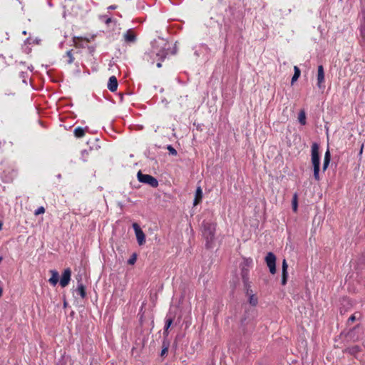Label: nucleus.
<instances>
[{
    "label": "nucleus",
    "mask_w": 365,
    "mask_h": 365,
    "mask_svg": "<svg viewBox=\"0 0 365 365\" xmlns=\"http://www.w3.org/2000/svg\"><path fill=\"white\" fill-rule=\"evenodd\" d=\"M216 225L212 222H204L203 224V237L205 240V246L207 248H212L215 242V232Z\"/></svg>",
    "instance_id": "obj_1"
},
{
    "label": "nucleus",
    "mask_w": 365,
    "mask_h": 365,
    "mask_svg": "<svg viewBox=\"0 0 365 365\" xmlns=\"http://www.w3.org/2000/svg\"><path fill=\"white\" fill-rule=\"evenodd\" d=\"M312 163L314 167V177L317 180H319V146L317 143L312 145Z\"/></svg>",
    "instance_id": "obj_2"
},
{
    "label": "nucleus",
    "mask_w": 365,
    "mask_h": 365,
    "mask_svg": "<svg viewBox=\"0 0 365 365\" xmlns=\"http://www.w3.org/2000/svg\"><path fill=\"white\" fill-rule=\"evenodd\" d=\"M138 179L140 182L148 184L153 187H157L158 185V180L153 176L147 174H143L140 171L138 173Z\"/></svg>",
    "instance_id": "obj_3"
},
{
    "label": "nucleus",
    "mask_w": 365,
    "mask_h": 365,
    "mask_svg": "<svg viewBox=\"0 0 365 365\" xmlns=\"http://www.w3.org/2000/svg\"><path fill=\"white\" fill-rule=\"evenodd\" d=\"M265 261L267 267L269 269V271L272 274H274L276 272V257L272 252H269L266 257Z\"/></svg>",
    "instance_id": "obj_4"
},
{
    "label": "nucleus",
    "mask_w": 365,
    "mask_h": 365,
    "mask_svg": "<svg viewBox=\"0 0 365 365\" xmlns=\"http://www.w3.org/2000/svg\"><path fill=\"white\" fill-rule=\"evenodd\" d=\"M133 227L135 230L138 243L139 244V245H143L145 242V235L144 232L137 223H133Z\"/></svg>",
    "instance_id": "obj_5"
},
{
    "label": "nucleus",
    "mask_w": 365,
    "mask_h": 365,
    "mask_svg": "<svg viewBox=\"0 0 365 365\" xmlns=\"http://www.w3.org/2000/svg\"><path fill=\"white\" fill-rule=\"evenodd\" d=\"M71 271L69 268L66 269L64 272H63V274L61 276V280H60V285L62 287H66L71 280Z\"/></svg>",
    "instance_id": "obj_6"
},
{
    "label": "nucleus",
    "mask_w": 365,
    "mask_h": 365,
    "mask_svg": "<svg viewBox=\"0 0 365 365\" xmlns=\"http://www.w3.org/2000/svg\"><path fill=\"white\" fill-rule=\"evenodd\" d=\"M324 82V72L323 66L320 65L317 69V85L319 88L322 87V84Z\"/></svg>",
    "instance_id": "obj_7"
},
{
    "label": "nucleus",
    "mask_w": 365,
    "mask_h": 365,
    "mask_svg": "<svg viewBox=\"0 0 365 365\" xmlns=\"http://www.w3.org/2000/svg\"><path fill=\"white\" fill-rule=\"evenodd\" d=\"M108 88L112 92H114L117 90L118 81L115 76H113L110 77L108 83Z\"/></svg>",
    "instance_id": "obj_8"
},
{
    "label": "nucleus",
    "mask_w": 365,
    "mask_h": 365,
    "mask_svg": "<svg viewBox=\"0 0 365 365\" xmlns=\"http://www.w3.org/2000/svg\"><path fill=\"white\" fill-rule=\"evenodd\" d=\"M287 267L288 264L285 259L282 261V284L284 285L287 283Z\"/></svg>",
    "instance_id": "obj_9"
},
{
    "label": "nucleus",
    "mask_w": 365,
    "mask_h": 365,
    "mask_svg": "<svg viewBox=\"0 0 365 365\" xmlns=\"http://www.w3.org/2000/svg\"><path fill=\"white\" fill-rule=\"evenodd\" d=\"M50 273L51 274V277L48 279V282L53 285L55 286L58 282V273L56 270H51Z\"/></svg>",
    "instance_id": "obj_10"
},
{
    "label": "nucleus",
    "mask_w": 365,
    "mask_h": 365,
    "mask_svg": "<svg viewBox=\"0 0 365 365\" xmlns=\"http://www.w3.org/2000/svg\"><path fill=\"white\" fill-rule=\"evenodd\" d=\"M124 39L127 42H134L135 41V35L131 30H128L124 34Z\"/></svg>",
    "instance_id": "obj_11"
},
{
    "label": "nucleus",
    "mask_w": 365,
    "mask_h": 365,
    "mask_svg": "<svg viewBox=\"0 0 365 365\" xmlns=\"http://www.w3.org/2000/svg\"><path fill=\"white\" fill-rule=\"evenodd\" d=\"M362 21L360 28V34L362 38H365V7L362 9Z\"/></svg>",
    "instance_id": "obj_12"
},
{
    "label": "nucleus",
    "mask_w": 365,
    "mask_h": 365,
    "mask_svg": "<svg viewBox=\"0 0 365 365\" xmlns=\"http://www.w3.org/2000/svg\"><path fill=\"white\" fill-rule=\"evenodd\" d=\"M202 198V190L200 187H198L196 190L195 197L194 200V205H197L201 201Z\"/></svg>",
    "instance_id": "obj_13"
},
{
    "label": "nucleus",
    "mask_w": 365,
    "mask_h": 365,
    "mask_svg": "<svg viewBox=\"0 0 365 365\" xmlns=\"http://www.w3.org/2000/svg\"><path fill=\"white\" fill-rule=\"evenodd\" d=\"M329 162H330V153H329V150H328L324 155V164H323V170H326V169L327 168V167L329 164Z\"/></svg>",
    "instance_id": "obj_14"
},
{
    "label": "nucleus",
    "mask_w": 365,
    "mask_h": 365,
    "mask_svg": "<svg viewBox=\"0 0 365 365\" xmlns=\"http://www.w3.org/2000/svg\"><path fill=\"white\" fill-rule=\"evenodd\" d=\"M76 292L80 294V296L82 298H84L86 297V289L82 283L78 284Z\"/></svg>",
    "instance_id": "obj_15"
},
{
    "label": "nucleus",
    "mask_w": 365,
    "mask_h": 365,
    "mask_svg": "<svg viewBox=\"0 0 365 365\" xmlns=\"http://www.w3.org/2000/svg\"><path fill=\"white\" fill-rule=\"evenodd\" d=\"M294 73L292 78V84H293L296 81H297V79L300 76V73H301L300 70L297 66H295L294 67Z\"/></svg>",
    "instance_id": "obj_16"
},
{
    "label": "nucleus",
    "mask_w": 365,
    "mask_h": 365,
    "mask_svg": "<svg viewBox=\"0 0 365 365\" xmlns=\"http://www.w3.org/2000/svg\"><path fill=\"white\" fill-rule=\"evenodd\" d=\"M298 120H299V122L302 124V125H305L306 124V113L304 112V110H302L299 113V116H298Z\"/></svg>",
    "instance_id": "obj_17"
},
{
    "label": "nucleus",
    "mask_w": 365,
    "mask_h": 365,
    "mask_svg": "<svg viewBox=\"0 0 365 365\" xmlns=\"http://www.w3.org/2000/svg\"><path fill=\"white\" fill-rule=\"evenodd\" d=\"M74 135L77 138H82L85 135V130L82 128L78 127L74 130Z\"/></svg>",
    "instance_id": "obj_18"
},
{
    "label": "nucleus",
    "mask_w": 365,
    "mask_h": 365,
    "mask_svg": "<svg viewBox=\"0 0 365 365\" xmlns=\"http://www.w3.org/2000/svg\"><path fill=\"white\" fill-rule=\"evenodd\" d=\"M292 204V210L294 212H296L297 211V207H298L297 194V193H295L293 195Z\"/></svg>",
    "instance_id": "obj_19"
},
{
    "label": "nucleus",
    "mask_w": 365,
    "mask_h": 365,
    "mask_svg": "<svg viewBox=\"0 0 365 365\" xmlns=\"http://www.w3.org/2000/svg\"><path fill=\"white\" fill-rule=\"evenodd\" d=\"M137 260V255L135 253H133L131 256V257L128 259V263L129 264H134Z\"/></svg>",
    "instance_id": "obj_20"
},
{
    "label": "nucleus",
    "mask_w": 365,
    "mask_h": 365,
    "mask_svg": "<svg viewBox=\"0 0 365 365\" xmlns=\"http://www.w3.org/2000/svg\"><path fill=\"white\" fill-rule=\"evenodd\" d=\"M249 302L252 305L255 306L257 304V298L254 294H252L250 297Z\"/></svg>",
    "instance_id": "obj_21"
},
{
    "label": "nucleus",
    "mask_w": 365,
    "mask_h": 365,
    "mask_svg": "<svg viewBox=\"0 0 365 365\" xmlns=\"http://www.w3.org/2000/svg\"><path fill=\"white\" fill-rule=\"evenodd\" d=\"M45 212V208L43 207H39L34 212L35 215L43 214Z\"/></svg>",
    "instance_id": "obj_22"
},
{
    "label": "nucleus",
    "mask_w": 365,
    "mask_h": 365,
    "mask_svg": "<svg viewBox=\"0 0 365 365\" xmlns=\"http://www.w3.org/2000/svg\"><path fill=\"white\" fill-rule=\"evenodd\" d=\"M167 149L168 150L169 153L173 155H177V151L176 150L172 147L171 145H168Z\"/></svg>",
    "instance_id": "obj_23"
},
{
    "label": "nucleus",
    "mask_w": 365,
    "mask_h": 365,
    "mask_svg": "<svg viewBox=\"0 0 365 365\" xmlns=\"http://www.w3.org/2000/svg\"><path fill=\"white\" fill-rule=\"evenodd\" d=\"M66 55L68 57V63H72L73 61V56L71 54V51H67L66 52Z\"/></svg>",
    "instance_id": "obj_24"
},
{
    "label": "nucleus",
    "mask_w": 365,
    "mask_h": 365,
    "mask_svg": "<svg viewBox=\"0 0 365 365\" xmlns=\"http://www.w3.org/2000/svg\"><path fill=\"white\" fill-rule=\"evenodd\" d=\"M172 323H173V319H168L166 320L165 332L167 331V330L169 329V327H170Z\"/></svg>",
    "instance_id": "obj_25"
},
{
    "label": "nucleus",
    "mask_w": 365,
    "mask_h": 365,
    "mask_svg": "<svg viewBox=\"0 0 365 365\" xmlns=\"http://www.w3.org/2000/svg\"><path fill=\"white\" fill-rule=\"evenodd\" d=\"M356 319V315L353 314L349 318V322H354Z\"/></svg>",
    "instance_id": "obj_26"
},
{
    "label": "nucleus",
    "mask_w": 365,
    "mask_h": 365,
    "mask_svg": "<svg viewBox=\"0 0 365 365\" xmlns=\"http://www.w3.org/2000/svg\"><path fill=\"white\" fill-rule=\"evenodd\" d=\"M168 348L167 346L164 347L161 351V355H164L168 351Z\"/></svg>",
    "instance_id": "obj_27"
},
{
    "label": "nucleus",
    "mask_w": 365,
    "mask_h": 365,
    "mask_svg": "<svg viewBox=\"0 0 365 365\" xmlns=\"http://www.w3.org/2000/svg\"><path fill=\"white\" fill-rule=\"evenodd\" d=\"M157 66H158V68H160V67L162 66V65H161V63H157Z\"/></svg>",
    "instance_id": "obj_28"
},
{
    "label": "nucleus",
    "mask_w": 365,
    "mask_h": 365,
    "mask_svg": "<svg viewBox=\"0 0 365 365\" xmlns=\"http://www.w3.org/2000/svg\"><path fill=\"white\" fill-rule=\"evenodd\" d=\"M2 292H3L2 289L0 287V297L2 295Z\"/></svg>",
    "instance_id": "obj_29"
},
{
    "label": "nucleus",
    "mask_w": 365,
    "mask_h": 365,
    "mask_svg": "<svg viewBox=\"0 0 365 365\" xmlns=\"http://www.w3.org/2000/svg\"><path fill=\"white\" fill-rule=\"evenodd\" d=\"M3 224L0 222V230L2 229Z\"/></svg>",
    "instance_id": "obj_30"
},
{
    "label": "nucleus",
    "mask_w": 365,
    "mask_h": 365,
    "mask_svg": "<svg viewBox=\"0 0 365 365\" xmlns=\"http://www.w3.org/2000/svg\"><path fill=\"white\" fill-rule=\"evenodd\" d=\"M284 119L287 120L288 119L287 116H286Z\"/></svg>",
    "instance_id": "obj_31"
},
{
    "label": "nucleus",
    "mask_w": 365,
    "mask_h": 365,
    "mask_svg": "<svg viewBox=\"0 0 365 365\" xmlns=\"http://www.w3.org/2000/svg\"><path fill=\"white\" fill-rule=\"evenodd\" d=\"M2 261V257H0V262Z\"/></svg>",
    "instance_id": "obj_32"
}]
</instances>
